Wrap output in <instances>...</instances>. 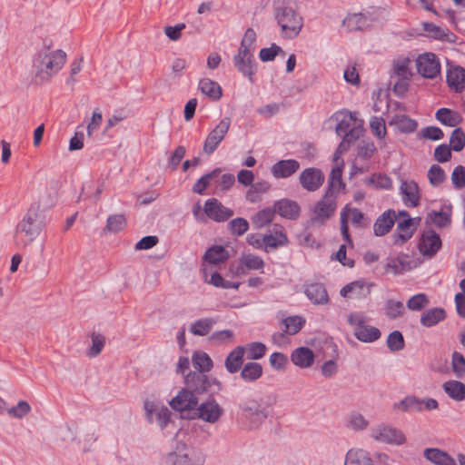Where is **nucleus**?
I'll list each match as a JSON object with an SVG mask.
<instances>
[{"label":"nucleus","instance_id":"1","mask_svg":"<svg viewBox=\"0 0 465 465\" xmlns=\"http://www.w3.org/2000/svg\"><path fill=\"white\" fill-rule=\"evenodd\" d=\"M185 387L170 401L173 410L183 411L193 410L198 405L197 395H213L222 390V383L203 371H190L184 376Z\"/></svg>","mask_w":465,"mask_h":465},{"label":"nucleus","instance_id":"2","mask_svg":"<svg viewBox=\"0 0 465 465\" xmlns=\"http://www.w3.org/2000/svg\"><path fill=\"white\" fill-rule=\"evenodd\" d=\"M272 9L282 37L296 38L303 27V18L298 11L296 0H273Z\"/></svg>","mask_w":465,"mask_h":465},{"label":"nucleus","instance_id":"3","mask_svg":"<svg viewBox=\"0 0 465 465\" xmlns=\"http://www.w3.org/2000/svg\"><path fill=\"white\" fill-rule=\"evenodd\" d=\"M66 54L61 49H54L52 41H44L33 59L35 78L47 81L64 66Z\"/></svg>","mask_w":465,"mask_h":465},{"label":"nucleus","instance_id":"4","mask_svg":"<svg viewBox=\"0 0 465 465\" xmlns=\"http://www.w3.org/2000/svg\"><path fill=\"white\" fill-rule=\"evenodd\" d=\"M239 408V423L249 430L258 429L270 415L269 405L264 404L262 399H249Z\"/></svg>","mask_w":465,"mask_h":465},{"label":"nucleus","instance_id":"5","mask_svg":"<svg viewBox=\"0 0 465 465\" xmlns=\"http://www.w3.org/2000/svg\"><path fill=\"white\" fill-rule=\"evenodd\" d=\"M45 226V217L39 210V206H31L15 228L16 234L25 233L26 237V240H23L17 244L27 246L35 240Z\"/></svg>","mask_w":465,"mask_h":465},{"label":"nucleus","instance_id":"6","mask_svg":"<svg viewBox=\"0 0 465 465\" xmlns=\"http://www.w3.org/2000/svg\"><path fill=\"white\" fill-rule=\"evenodd\" d=\"M347 322L353 328L355 338L361 342H374L381 336L378 328L367 324V318L361 312H351L347 317Z\"/></svg>","mask_w":465,"mask_h":465},{"label":"nucleus","instance_id":"7","mask_svg":"<svg viewBox=\"0 0 465 465\" xmlns=\"http://www.w3.org/2000/svg\"><path fill=\"white\" fill-rule=\"evenodd\" d=\"M205 460L203 452L184 443L177 445L176 450L165 458L167 465H203Z\"/></svg>","mask_w":465,"mask_h":465},{"label":"nucleus","instance_id":"8","mask_svg":"<svg viewBox=\"0 0 465 465\" xmlns=\"http://www.w3.org/2000/svg\"><path fill=\"white\" fill-rule=\"evenodd\" d=\"M439 403L433 398H418L415 395H408L398 402L392 404L395 412H422L423 411H433L438 409Z\"/></svg>","mask_w":465,"mask_h":465},{"label":"nucleus","instance_id":"9","mask_svg":"<svg viewBox=\"0 0 465 465\" xmlns=\"http://www.w3.org/2000/svg\"><path fill=\"white\" fill-rule=\"evenodd\" d=\"M415 64L417 72L423 78L435 79L440 74V62L433 53L426 52L419 54Z\"/></svg>","mask_w":465,"mask_h":465},{"label":"nucleus","instance_id":"10","mask_svg":"<svg viewBox=\"0 0 465 465\" xmlns=\"http://www.w3.org/2000/svg\"><path fill=\"white\" fill-rule=\"evenodd\" d=\"M336 194L326 191L323 197L317 203L313 210V217L311 218L312 224H323L334 213L336 209Z\"/></svg>","mask_w":465,"mask_h":465},{"label":"nucleus","instance_id":"11","mask_svg":"<svg viewBox=\"0 0 465 465\" xmlns=\"http://www.w3.org/2000/svg\"><path fill=\"white\" fill-rule=\"evenodd\" d=\"M371 437L377 441L401 446L406 442L402 430L391 425L381 424L371 430Z\"/></svg>","mask_w":465,"mask_h":465},{"label":"nucleus","instance_id":"12","mask_svg":"<svg viewBox=\"0 0 465 465\" xmlns=\"http://www.w3.org/2000/svg\"><path fill=\"white\" fill-rule=\"evenodd\" d=\"M231 118L224 117L219 124L208 134L203 151L207 155H211L217 149L221 142L224 139L231 126Z\"/></svg>","mask_w":465,"mask_h":465},{"label":"nucleus","instance_id":"13","mask_svg":"<svg viewBox=\"0 0 465 465\" xmlns=\"http://www.w3.org/2000/svg\"><path fill=\"white\" fill-rule=\"evenodd\" d=\"M193 411V419L197 418L209 423H215L223 414V409L214 399L197 405Z\"/></svg>","mask_w":465,"mask_h":465},{"label":"nucleus","instance_id":"14","mask_svg":"<svg viewBox=\"0 0 465 465\" xmlns=\"http://www.w3.org/2000/svg\"><path fill=\"white\" fill-rule=\"evenodd\" d=\"M232 60L236 70L246 76L251 83H254L255 60L252 50L238 49Z\"/></svg>","mask_w":465,"mask_h":465},{"label":"nucleus","instance_id":"15","mask_svg":"<svg viewBox=\"0 0 465 465\" xmlns=\"http://www.w3.org/2000/svg\"><path fill=\"white\" fill-rule=\"evenodd\" d=\"M143 407L146 420L149 423H153V417H155V420L161 430L166 428L172 415L170 410L167 407L156 404L155 402L150 401H146Z\"/></svg>","mask_w":465,"mask_h":465},{"label":"nucleus","instance_id":"16","mask_svg":"<svg viewBox=\"0 0 465 465\" xmlns=\"http://www.w3.org/2000/svg\"><path fill=\"white\" fill-rule=\"evenodd\" d=\"M446 82L448 86L456 93L465 91V69L447 60Z\"/></svg>","mask_w":465,"mask_h":465},{"label":"nucleus","instance_id":"17","mask_svg":"<svg viewBox=\"0 0 465 465\" xmlns=\"http://www.w3.org/2000/svg\"><path fill=\"white\" fill-rule=\"evenodd\" d=\"M299 181L303 189L315 192L322 185L324 174L318 168L309 167L300 173Z\"/></svg>","mask_w":465,"mask_h":465},{"label":"nucleus","instance_id":"18","mask_svg":"<svg viewBox=\"0 0 465 465\" xmlns=\"http://www.w3.org/2000/svg\"><path fill=\"white\" fill-rule=\"evenodd\" d=\"M203 210L210 219L218 223L227 221L233 215L232 209L225 207L215 198L208 199Z\"/></svg>","mask_w":465,"mask_h":465},{"label":"nucleus","instance_id":"19","mask_svg":"<svg viewBox=\"0 0 465 465\" xmlns=\"http://www.w3.org/2000/svg\"><path fill=\"white\" fill-rule=\"evenodd\" d=\"M440 247L441 240L436 232L428 230L422 233L419 243V250L424 256H434Z\"/></svg>","mask_w":465,"mask_h":465},{"label":"nucleus","instance_id":"20","mask_svg":"<svg viewBox=\"0 0 465 465\" xmlns=\"http://www.w3.org/2000/svg\"><path fill=\"white\" fill-rule=\"evenodd\" d=\"M263 251L269 252L272 250L288 245L289 240L283 228L279 224H274L272 232L263 234Z\"/></svg>","mask_w":465,"mask_h":465},{"label":"nucleus","instance_id":"21","mask_svg":"<svg viewBox=\"0 0 465 465\" xmlns=\"http://www.w3.org/2000/svg\"><path fill=\"white\" fill-rule=\"evenodd\" d=\"M304 293L312 303L325 305L330 302L327 290L323 283L312 282L305 285Z\"/></svg>","mask_w":465,"mask_h":465},{"label":"nucleus","instance_id":"22","mask_svg":"<svg viewBox=\"0 0 465 465\" xmlns=\"http://www.w3.org/2000/svg\"><path fill=\"white\" fill-rule=\"evenodd\" d=\"M300 169V163L295 159L280 160L271 169L272 174L277 179L288 178Z\"/></svg>","mask_w":465,"mask_h":465},{"label":"nucleus","instance_id":"23","mask_svg":"<svg viewBox=\"0 0 465 465\" xmlns=\"http://www.w3.org/2000/svg\"><path fill=\"white\" fill-rule=\"evenodd\" d=\"M416 226L413 223V219L411 217L400 219L397 223L396 232L393 234L394 244H403L410 240L414 232Z\"/></svg>","mask_w":465,"mask_h":465},{"label":"nucleus","instance_id":"24","mask_svg":"<svg viewBox=\"0 0 465 465\" xmlns=\"http://www.w3.org/2000/svg\"><path fill=\"white\" fill-rule=\"evenodd\" d=\"M395 212L393 210H387L380 215L374 224L373 232L376 236H383L390 232L395 223Z\"/></svg>","mask_w":465,"mask_h":465},{"label":"nucleus","instance_id":"25","mask_svg":"<svg viewBox=\"0 0 465 465\" xmlns=\"http://www.w3.org/2000/svg\"><path fill=\"white\" fill-rule=\"evenodd\" d=\"M402 201L407 207H416L420 201L419 186L413 181H403L400 187Z\"/></svg>","mask_w":465,"mask_h":465},{"label":"nucleus","instance_id":"26","mask_svg":"<svg viewBox=\"0 0 465 465\" xmlns=\"http://www.w3.org/2000/svg\"><path fill=\"white\" fill-rule=\"evenodd\" d=\"M314 352L309 347H299L292 351L291 361L302 369L310 368L314 362Z\"/></svg>","mask_w":465,"mask_h":465},{"label":"nucleus","instance_id":"27","mask_svg":"<svg viewBox=\"0 0 465 465\" xmlns=\"http://www.w3.org/2000/svg\"><path fill=\"white\" fill-rule=\"evenodd\" d=\"M274 209L283 218L295 220L300 215L299 204L289 199H282L274 203Z\"/></svg>","mask_w":465,"mask_h":465},{"label":"nucleus","instance_id":"28","mask_svg":"<svg viewBox=\"0 0 465 465\" xmlns=\"http://www.w3.org/2000/svg\"><path fill=\"white\" fill-rule=\"evenodd\" d=\"M245 347H235L226 357L224 366L231 374L238 372L243 364Z\"/></svg>","mask_w":465,"mask_h":465},{"label":"nucleus","instance_id":"29","mask_svg":"<svg viewBox=\"0 0 465 465\" xmlns=\"http://www.w3.org/2000/svg\"><path fill=\"white\" fill-rule=\"evenodd\" d=\"M423 455L435 465H457L450 455L440 449L428 448L424 450Z\"/></svg>","mask_w":465,"mask_h":465},{"label":"nucleus","instance_id":"30","mask_svg":"<svg viewBox=\"0 0 465 465\" xmlns=\"http://www.w3.org/2000/svg\"><path fill=\"white\" fill-rule=\"evenodd\" d=\"M342 25L345 26L348 31H358L364 30L370 26L367 16L359 14H350L342 21Z\"/></svg>","mask_w":465,"mask_h":465},{"label":"nucleus","instance_id":"31","mask_svg":"<svg viewBox=\"0 0 465 465\" xmlns=\"http://www.w3.org/2000/svg\"><path fill=\"white\" fill-rule=\"evenodd\" d=\"M446 312L442 308H431L423 312L420 316V323L425 327H432L444 321Z\"/></svg>","mask_w":465,"mask_h":465},{"label":"nucleus","instance_id":"32","mask_svg":"<svg viewBox=\"0 0 465 465\" xmlns=\"http://www.w3.org/2000/svg\"><path fill=\"white\" fill-rule=\"evenodd\" d=\"M263 373L262 366L255 361H249L241 369L240 376L246 382H254Z\"/></svg>","mask_w":465,"mask_h":465},{"label":"nucleus","instance_id":"33","mask_svg":"<svg viewBox=\"0 0 465 465\" xmlns=\"http://www.w3.org/2000/svg\"><path fill=\"white\" fill-rule=\"evenodd\" d=\"M230 257L229 252L221 245L210 247L203 255V260L211 264H220Z\"/></svg>","mask_w":465,"mask_h":465},{"label":"nucleus","instance_id":"34","mask_svg":"<svg viewBox=\"0 0 465 465\" xmlns=\"http://www.w3.org/2000/svg\"><path fill=\"white\" fill-rule=\"evenodd\" d=\"M442 388L445 393L456 401L465 400V384L459 381H448L443 383Z\"/></svg>","mask_w":465,"mask_h":465},{"label":"nucleus","instance_id":"35","mask_svg":"<svg viewBox=\"0 0 465 465\" xmlns=\"http://www.w3.org/2000/svg\"><path fill=\"white\" fill-rule=\"evenodd\" d=\"M199 89L212 100L217 101L222 97V88L219 84L209 78L201 79L199 82Z\"/></svg>","mask_w":465,"mask_h":465},{"label":"nucleus","instance_id":"36","mask_svg":"<svg viewBox=\"0 0 465 465\" xmlns=\"http://www.w3.org/2000/svg\"><path fill=\"white\" fill-rule=\"evenodd\" d=\"M435 118L441 124L449 127H456L460 122V116L457 112L449 108H440L436 114Z\"/></svg>","mask_w":465,"mask_h":465},{"label":"nucleus","instance_id":"37","mask_svg":"<svg viewBox=\"0 0 465 465\" xmlns=\"http://www.w3.org/2000/svg\"><path fill=\"white\" fill-rule=\"evenodd\" d=\"M391 125H395L401 133L410 134L417 129V122L408 115L396 114L389 123Z\"/></svg>","mask_w":465,"mask_h":465},{"label":"nucleus","instance_id":"38","mask_svg":"<svg viewBox=\"0 0 465 465\" xmlns=\"http://www.w3.org/2000/svg\"><path fill=\"white\" fill-rule=\"evenodd\" d=\"M333 118L337 121L335 132L338 135H341L344 132L350 130L355 117L351 112L342 111L333 114Z\"/></svg>","mask_w":465,"mask_h":465},{"label":"nucleus","instance_id":"39","mask_svg":"<svg viewBox=\"0 0 465 465\" xmlns=\"http://www.w3.org/2000/svg\"><path fill=\"white\" fill-rule=\"evenodd\" d=\"M344 465H373V463L366 451L350 450L346 454Z\"/></svg>","mask_w":465,"mask_h":465},{"label":"nucleus","instance_id":"40","mask_svg":"<svg viewBox=\"0 0 465 465\" xmlns=\"http://www.w3.org/2000/svg\"><path fill=\"white\" fill-rule=\"evenodd\" d=\"M306 320L299 315L289 316L282 320L284 332L288 335L297 334L305 325Z\"/></svg>","mask_w":465,"mask_h":465},{"label":"nucleus","instance_id":"41","mask_svg":"<svg viewBox=\"0 0 465 465\" xmlns=\"http://www.w3.org/2000/svg\"><path fill=\"white\" fill-rule=\"evenodd\" d=\"M193 366L196 371L206 373L213 368V361L209 355L203 351H195L192 358Z\"/></svg>","mask_w":465,"mask_h":465},{"label":"nucleus","instance_id":"42","mask_svg":"<svg viewBox=\"0 0 465 465\" xmlns=\"http://www.w3.org/2000/svg\"><path fill=\"white\" fill-rule=\"evenodd\" d=\"M90 337L92 340V345L87 349L86 356L89 358H95L102 352L105 345V337L95 331H93Z\"/></svg>","mask_w":465,"mask_h":465},{"label":"nucleus","instance_id":"43","mask_svg":"<svg viewBox=\"0 0 465 465\" xmlns=\"http://www.w3.org/2000/svg\"><path fill=\"white\" fill-rule=\"evenodd\" d=\"M214 323L215 321L211 318L199 319L192 323L190 331L194 335L205 336L211 331Z\"/></svg>","mask_w":465,"mask_h":465},{"label":"nucleus","instance_id":"44","mask_svg":"<svg viewBox=\"0 0 465 465\" xmlns=\"http://www.w3.org/2000/svg\"><path fill=\"white\" fill-rule=\"evenodd\" d=\"M276 210L274 208H265L259 211L253 217L252 223L256 228H262L273 220Z\"/></svg>","mask_w":465,"mask_h":465},{"label":"nucleus","instance_id":"45","mask_svg":"<svg viewBox=\"0 0 465 465\" xmlns=\"http://www.w3.org/2000/svg\"><path fill=\"white\" fill-rule=\"evenodd\" d=\"M126 224V219L124 214H113L107 218L104 231L116 233L124 230Z\"/></svg>","mask_w":465,"mask_h":465},{"label":"nucleus","instance_id":"46","mask_svg":"<svg viewBox=\"0 0 465 465\" xmlns=\"http://www.w3.org/2000/svg\"><path fill=\"white\" fill-rule=\"evenodd\" d=\"M342 169L340 166H335L331 169L329 181L328 188L326 191H330V193L335 194L344 183L341 181Z\"/></svg>","mask_w":465,"mask_h":465},{"label":"nucleus","instance_id":"47","mask_svg":"<svg viewBox=\"0 0 465 465\" xmlns=\"http://www.w3.org/2000/svg\"><path fill=\"white\" fill-rule=\"evenodd\" d=\"M267 348L262 342L255 341L247 344L245 347V352L247 359L255 361L262 359L266 353Z\"/></svg>","mask_w":465,"mask_h":465},{"label":"nucleus","instance_id":"48","mask_svg":"<svg viewBox=\"0 0 465 465\" xmlns=\"http://www.w3.org/2000/svg\"><path fill=\"white\" fill-rule=\"evenodd\" d=\"M387 347L391 351H399L404 349L405 341L403 335L399 331H393L391 332L386 341Z\"/></svg>","mask_w":465,"mask_h":465},{"label":"nucleus","instance_id":"49","mask_svg":"<svg viewBox=\"0 0 465 465\" xmlns=\"http://www.w3.org/2000/svg\"><path fill=\"white\" fill-rule=\"evenodd\" d=\"M450 147L455 152H460L465 147V133L458 127L455 128L450 138Z\"/></svg>","mask_w":465,"mask_h":465},{"label":"nucleus","instance_id":"50","mask_svg":"<svg viewBox=\"0 0 465 465\" xmlns=\"http://www.w3.org/2000/svg\"><path fill=\"white\" fill-rule=\"evenodd\" d=\"M434 223L440 228L447 227L451 223L450 214L444 212L432 211L428 214L427 222Z\"/></svg>","mask_w":465,"mask_h":465},{"label":"nucleus","instance_id":"51","mask_svg":"<svg viewBox=\"0 0 465 465\" xmlns=\"http://www.w3.org/2000/svg\"><path fill=\"white\" fill-rule=\"evenodd\" d=\"M221 170L219 168L214 169L211 173H208L203 175L197 182L194 183L193 187V191L196 193L202 194L207 186L210 184V182L220 173Z\"/></svg>","mask_w":465,"mask_h":465},{"label":"nucleus","instance_id":"52","mask_svg":"<svg viewBox=\"0 0 465 465\" xmlns=\"http://www.w3.org/2000/svg\"><path fill=\"white\" fill-rule=\"evenodd\" d=\"M428 179L432 186H439L446 180V173L441 166L432 164L428 171Z\"/></svg>","mask_w":465,"mask_h":465},{"label":"nucleus","instance_id":"53","mask_svg":"<svg viewBox=\"0 0 465 465\" xmlns=\"http://www.w3.org/2000/svg\"><path fill=\"white\" fill-rule=\"evenodd\" d=\"M229 231L232 235L241 236L249 229V223L246 219L238 217L228 223Z\"/></svg>","mask_w":465,"mask_h":465},{"label":"nucleus","instance_id":"54","mask_svg":"<svg viewBox=\"0 0 465 465\" xmlns=\"http://www.w3.org/2000/svg\"><path fill=\"white\" fill-rule=\"evenodd\" d=\"M452 371L457 378H463L465 376V358L458 351H454L451 356Z\"/></svg>","mask_w":465,"mask_h":465},{"label":"nucleus","instance_id":"55","mask_svg":"<svg viewBox=\"0 0 465 465\" xmlns=\"http://www.w3.org/2000/svg\"><path fill=\"white\" fill-rule=\"evenodd\" d=\"M241 263L248 270H261L264 266V261L260 256L252 253L243 254Z\"/></svg>","mask_w":465,"mask_h":465},{"label":"nucleus","instance_id":"56","mask_svg":"<svg viewBox=\"0 0 465 465\" xmlns=\"http://www.w3.org/2000/svg\"><path fill=\"white\" fill-rule=\"evenodd\" d=\"M410 59L405 58L403 60L397 61L393 64V73L399 76L401 80H408L411 76L410 70Z\"/></svg>","mask_w":465,"mask_h":465},{"label":"nucleus","instance_id":"57","mask_svg":"<svg viewBox=\"0 0 465 465\" xmlns=\"http://www.w3.org/2000/svg\"><path fill=\"white\" fill-rule=\"evenodd\" d=\"M386 315L390 319H396L402 315L404 312V306L401 302L393 300H388L385 304Z\"/></svg>","mask_w":465,"mask_h":465},{"label":"nucleus","instance_id":"58","mask_svg":"<svg viewBox=\"0 0 465 465\" xmlns=\"http://www.w3.org/2000/svg\"><path fill=\"white\" fill-rule=\"evenodd\" d=\"M31 411V406L25 401H20L16 406L7 409L9 416L22 419Z\"/></svg>","mask_w":465,"mask_h":465},{"label":"nucleus","instance_id":"59","mask_svg":"<svg viewBox=\"0 0 465 465\" xmlns=\"http://www.w3.org/2000/svg\"><path fill=\"white\" fill-rule=\"evenodd\" d=\"M279 54H284L282 47L276 44H272L270 47L261 49L259 57L262 62H271L273 61Z\"/></svg>","mask_w":465,"mask_h":465},{"label":"nucleus","instance_id":"60","mask_svg":"<svg viewBox=\"0 0 465 465\" xmlns=\"http://www.w3.org/2000/svg\"><path fill=\"white\" fill-rule=\"evenodd\" d=\"M451 182L455 189L465 188V166H456L451 173Z\"/></svg>","mask_w":465,"mask_h":465},{"label":"nucleus","instance_id":"61","mask_svg":"<svg viewBox=\"0 0 465 465\" xmlns=\"http://www.w3.org/2000/svg\"><path fill=\"white\" fill-rule=\"evenodd\" d=\"M429 304V300L424 293L413 295L407 302V307L411 311H420Z\"/></svg>","mask_w":465,"mask_h":465},{"label":"nucleus","instance_id":"62","mask_svg":"<svg viewBox=\"0 0 465 465\" xmlns=\"http://www.w3.org/2000/svg\"><path fill=\"white\" fill-rule=\"evenodd\" d=\"M370 127L375 136L384 138L386 135L385 121L381 117L373 116L370 121Z\"/></svg>","mask_w":465,"mask_h":465},{"label":"nucleus","instance_id":"63","mask_svg":"<svg viewBox=\"0 0 465 465\" xmlns=\"http://www.w3.org/2000/svg\"><path fill=\"white\" fill-rule=\"evenodd\" d=\"M434 158L439 163H446L451 158V148L447 143L438 145L434 150Z\"/></svg>","mask_w":465,"mask_h":465},{"label":"nucleus","instance_id":"64","mask_svg":"<svg viewBox=\"0 0 465 465\" xmlns=\"http://www.w3.org/2000/svg\"><path fill=\"white\" fill-rule=\"evenodd\" d=\"M420 134L423 138L431 141H439L444 137L442 130L437 126H427L420 131Z\"/></svg>","mask_w":465,"mask_h":465}]
</instances>
